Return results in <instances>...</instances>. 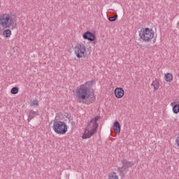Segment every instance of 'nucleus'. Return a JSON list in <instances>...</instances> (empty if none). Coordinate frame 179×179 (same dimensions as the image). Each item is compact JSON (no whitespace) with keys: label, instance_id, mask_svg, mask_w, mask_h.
Here are the masks:
<instances>
[{"label":"nucleus","instance_id":"16","mask_svg":"<svg viewBox=\"0 0 179 179\" xmlns=\"http://www.w3.org/2000/svg\"><path fill=\"white\" fill-rule=\"evenodd\" d=\"M173 111L174 114H178L179 113V104H176L173 106Z\"/></svg>","mask_w":179,"mask_h":179},{"label":"nucleus","instance_id":"21","mask_svg":"<svg viewBox=\"0 0 179 179\" xmlns=\"http://www.w3.org/2000/svg\"><path fill=\"white\" fill-rule=\"evenodd\" d=\"M1 27H0V33H1Z\"/></svg>","mask_w":179,"mask_h":179},{"label":"nucleus","instance_id":"22","mask_svg":"<svg viewBox=\"0 0 179 179\" xmlns=\"http://www.w3.org/2000/svg\"><path fill=\"white\" fill-rule=\"evenodd\" d=\"M173 103H171V106H173Z\"/></svg>","mask_w":179,"mask_h":179},{"label":"nucleus","instance_id":"3","mask_svg":"<svg viewBox=\"0 0 179 179\" xmlns=\"http://www.w3.org/2000/svg\"><path fill=\"white\" fill-rule=\"evenodd\" d=\"M15 24L13 21V17L10 14H2L0 16V25L3 27V29H10Z\"/></svg>","mask_w":179,"mask_h":179},{"label":"nucleus","instance_id":"13","mask_svg":"<svg viewBox=\"0 0 179 179\" xmlns=\"http://www.w3.org/2000/svg\"><path fill=\"white\" fill-rule=\"evenodd\" d=\"M165 80L166 82H171L173 80V74L168 73L165 75Z\"/></svg>","mask_w":179,"mask_h":179},{"label":"nucleus","instance_id":"7","mask_svg":"<svg viewBox=\"0 0 179 179\" xmlns=\"http://www.w3.org/2000/svg\"><path fill=\"white\" fill-rule=\"evenodd\" d=\"M74 52L77 58H85L86 57V46L83 44H78L74 48Z\"/></svg>","mask_w":179,"mask_h":179},{"label":"nucleus","instance_id":"1","mask_svg":"<svg viewBox=\"0 0 179 179\" xmlns=\"http://www.w3.org/2000/svg\"><path fill=\"white\" fill-rule=\"evenodd\" d=\"M93 83H94V80L87 81L77 88L76 97L78 103L89 105L96 101V96L90 91L93 87Z\"/></svg>","mask_w":179,"mask_h":179},{"label":"nucleus","instance_id":"19","mask_svg":"<svg viewBox=\"0 0 179 179\" xmlns=\"http://www.w3.org/2000/svg\"><path fill=\"white\" fill-rule=\"evenodd\" d=\"M31 106H38V101H33L31 103Z\"/></svg>","mask_w":179,"mask_h":179},{"label":"nucleus","instance_id":"20","mask_svg":"<svg viewBox=\"0 0 179 179\" xmlns=\"http://www.w3.org/2000/svg\"><path fill=\"white\" fill-rule=\"evenodd\" d=\"M176 142L178 145V148H179V136L176 138Z\"/></svg>","mask_w":179,"mask_h":179},{"label":"nucleus","instance_id":"8","mask_svg":"<svg viewBox=\"0 0 179 179\" xmlns=\"http://www.w3.org/2000/svg\"><path fill=\"white\" fill-rule=\"evenodd\" d=\"M83 37L85 40H88V41H94L96 40V35L89 31L84 33Z\"/></svg>","mask_w":179,"mask_h":179},{"label":"nucleus","instance_id":"2","mask_svg":"<svg viewBox=\"0 0 179 179\" xmlns=\"http://www.w3.org/2000/svg\"><path fill=\"white\" fill-rule=\"evenodd\" d=\"M99 120H100V116H96L90 120L85 129V131L83 136V139H87L96 134L97 128L99 127V123H97Z\"/></svg>","mask_w":179,"mask_h":179},{"label":"nucleus","instance_id":"4","mask_svg":"<svg viewBox=\"0 0 179 179\" xmlns=\"http://www.w3.org/2000/svg\"><path fill=\"white\" fill-rule=\"evenodd\" d=\"M52 129L56 134L65 135L68 132V126L65 122L55 121L52 126Z\"/></svg>","mask_w":179,"mask_h":179},{"label":"nucleus","instance_id":"9","mask_svg":"<svg viewBox=\"0 0 179 179\" xmlns=\"http://www.w3.org/2000/svg\"><path fill=\"white\" fill-rule=\"evenodd\" d=\"M115 96L117 99H122V97H124V89L122 87L116 88L115 90Z\"/></svg>","mask_w":179,"mask_h":179},{"label":"nucleus","instance_id":"17","mask_svg":"<svg viewBox=\"0 0 179 179\" xmlns=\"http://www.w3.org/2000/svg\"><path fill=\"white\" fill-rule=\"evenodd\" d=\"M11 94H17L19 93V88L17 87H14L10 90Z\"/></svg>","mask_w":179,"mask_h":179},{"label":"nucleus","instance_id":"10","mask_svg":"<svg viewBox=\"0 0 179 179\" xmlns=\"http://www.w3.org/2000/svg\"><path fill=\"white\" fill-rule=\"evenodd\" d=\"M27 115L28 117L27 121L28 122H30V121H31V120H33V118H34L36 115H37V112H35L34 110L29 109Z\"/></svg>","mask_w":179,"mask_h":179},{"label":"nucleus","instance_id":"6","mask_svg":"<svg viewBox=\"0 0 179 179\" xmlns=\"http://www.w3.org/2000/svg\"><path fill=\"white\" fill-rule=\"evenodd\" d=\"M139 36L144 41H150L153 37H155V32L153 29L149 28H143L141 30Z\"/></svg>","mask_w":179,"mask_h":179},{"label":"nucleus","instance_id":"14","mask_svg":"<svg viewBox=\"0 0 179 179\" xmlns=\"http://www.w3.org/2000/svg\"><path fill=\"white\" fill-rule=\"evenodd\" d=\"M3 36L6 38L10 37L12 36V31L10 29H5L3 31Z\"/></svg>","mask_w":179,"mask_h":179},{"label":"nucleus","instance_id":"5","mask_svg":"<svg viewBox=\"0 0 179 179\" xmlns=\"http://www.w3.org/2000/svg\"><path fill=\"white\" fill-rule=\"evenodd\" d=\"M122 167L117 168V171L120 176L124 178L125 177V174H127V173L129 171V167H132L134 164L133 162H129L125 159H123L122 160Z\"/></svg>","mask_w":179,"mask_h":179},{"label":"nucleus","instance_id":"15","mask_svg":"<svg viewBox=\"0 0 179 179\" xmlns=\"http://www.w3.org/2000/svg\"><path fill=\"white\" fill-rule=\"evenodd\" d=\"M108 179H118V176H117L115 172H113L109 174Z\"/></svg>","mask_w":179,"mask_h":179},{"label":"nucleus","instance_id":"18","mask_svg":"<svg viewBox=\"0 0 179 179\" xmlns=\"http://www.w3.org/2000/svg\"><path fill=\"white\" fill-rule=\"evenodd\" d=\"M118 17V15L115 14V16L108 18L109 22H115L117 20V18Z\"/></svg>","mask_w":179,"mask_h":179},{"label":"nucleus","instance_id":"12","mask_svg":"<svg viewBox=\"0 0 179 179\" xmlns=\"http://www.w3.org/2000/svg\"><path fill=\"white\" fill-rule=\"evenodd\" d=\"M151 86H153L154 90H157L160 86V83H159L157 79H155L154 81H152Z\"/></svg>","mask_w":179,"mask_h":179},{"label":"nucleus","instance_id":"11","mask_svg":"<svg viewBox=\"0 0 179 179\" xmlns=\"http://www.w3.org/2000/svg\"><path fill=\"white\" fill-rule=\"evenodd\" d=\"M113 129L117 135H120L121 133V124H120V122L118 121H115L113 123Z\"/></svg>","mask_w":179,"mask_h":179}]
</instances>
